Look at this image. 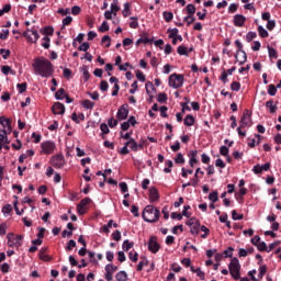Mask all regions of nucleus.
I'll return each instance as SVG.
<instances>
[{
	"label": "nucleus",
	"mask_w": 281,
	"mask_h": 281,
	"mask_svg": "<svg viewBox=\"0 0 281 281\" xmlns=\"http://www.w3.org/2000/svg\"><path fill=\"white\" fill-rule=\"evenodd\" d=\"M162 16L167 23H170V21H172V19H175V14H172V12H168V11H165L162 13Z\"/></svg>",
	"instance_id": "e433bc0d"
},
{
	"label": "nucleus",
	"mask_w": 281,
	"mask_h": 281,
	"mask_svg": "<svg viewBox=\"0 0 281 281\" xmlns=\"http://www.w3.org/2000/svg\"><path fill=\"white\" fill-rule=\"evenodd\" d=\"M100 90L103 91V92L109 91V82L106 80H102L100 82Z\"/></svg>",
	"instance_id": "e2e57ef3"
},
{
	"label": "nucleus",
	"mask_w": 281,
	"mask_h": 281,
	"mask_svg": "<svg viewBox=\"0 0 281 281\" xmlns=\"http://www.w3.org/2000/svg\"><path fill=\"white\" fill-rule=\"evenodd\" d=\"M231 89H232V91H240V82H238V81H233V82L231 83Z\"/></svg>",
	"instance_id": "680f3d73"
},
{
	"label": "nucleus",
	"mask_w": 281,
	"mask_h": 281,
	"mask_svg": "<svg viewBox=\"0 0 281 281\" xmlns=\"http://www.w3.org/2000/svg\"><path fill=\"white\" fill-rule=\"evenodd\" d=\"M268 54L270 58H278V50L271 46H268Z\"/></svg>",
	"instance_id": "37998d69"
},
{
	"label": "nucleus",
	"mask_w": 281,
	"mask_h": 281,
	"mask_svg": "<svg viewBox=\"0 0 281 281\" xmlns=\"http://www.w3.org/2000/svg\"><path fill=\"white\" fill-rule=\"evenodd\" d=\"M87 205H91V199L90 198H85L79 203V207H87Z\"/></svg>",
	"instance_id": "3c124183"
},
{
	"label": "nucleus",
	"mask_w": 281,
	"mask_h": 281,
	"mask_svg": "<svg viewBox=\"0 0 281 281\" xmlns=\"http://www.w3.org/2000/svg\"><path fill=\"white\" fill-rule=\"evenodd\" d=\"M161 215V212L159 209H155L153 205H147L143 211V220L146 223H157L159 221V216Z\"/></svg>",
	"instance_id": "f03ea898"
},
{
	"label": "nucleus",
	"mask_w": 281,
	"mask_h": 281,
	"mask_svg": "<svg viewBox=\"0 0 281 281\" xmlns=\"http://www.w3.org/2000/svg\"><path fill=\"white\" fill-rule=\"evenodd\" d=\"M81 104H82L83 109H89V110H91V109H93V106H95V103L89 99L83 100Z\"/></svg>",
	"instance_id": "bb28decb"
},
{
	"label": "nucleus",
	"mask_w": 281,
	"mask_h": 281,
	"mask_svg": "<svg viewBox=\"0 0 281 281\" xmlns=\"http://www.w3.org/2000/svg\"><path fill=\"white\" fill-rule=\"evenodd\" d=\"M124 9L122 11V14L124 16V19L131 16V2H125L124 4Z\"/></svg>",
	"instance_id": "a211bd4d"
},
{
	"label": "nucleus",
	"mask_w": 281,
	"mask_h": 281,
	"mask_svg": "<svg viewBox=\"0 0 281 281\" xmlns=\"http://www.w3.org/2000/svg\"><path fill=\"white\" fill-rule=\"evenodd\" d=\"M11 147L14 150H21V148H23V143H21V139H16V143H12Z\"/></svg>",
	"instance_id": "864d4df0"
},
{
	"label": "nucleus",
	"mask_w": 281,
	"mask_h": 281,
	"mask_svg": "<svg viewBox=\"0 0 281 281\" xmlns=\"http://www.w3.org/2000/svg\"><path fill=\"white\" fill-rule=\"evenodd\" d=\"M104 43H106V44H105V47H106V48L111 47V36L104 35V36L102 37V40H101V45H104Z\"/></svg>",
	"instance_id": "79ce46f5"
},
{
	"label": "nucleus",
	"mask_w": 281,
	"mask_h": 281,
	"mask_svg": "<svg viewBox=\"0 0 281 281\" xmlns=\"http://www.w3.org/2000/svg\"><path fill=\"white\" fill-rule=\"evenodd\" d=\"M228 270L235 280H240V261H238V258H233L231 260V263L228 265Z\"/></svg>",
	"instance_id": "20e7f679"
},
{
	"label": "nucleus",
	"mask_w": 281,
	"mask_h": 281,
	"mask_svg": "<svg viewBox=\"0 0 281 281\" xmlns=\"http://www.w3.org/2000/svg\"><path fill=\"white\" fill-rule=\"evenodd\" d=\"M89 47H91L89 45V42H83L79 47H78V50L79 52H89Z\"/></svg>",
	"instance_id": "6e6d98bb"
},
{
	"label": "nucleus",
	"mask_w": 281,
	"mask_h": 281,
	"mask_svg": "<svg viewBox=\"0 0 281 281\" xmlns=\"http://www.w3.org/2000/svg\"><path fill=\"white\" fill-rule=\"evenodd\" d=\"M235 45L237 47V54H243V59L239 60V65H245L247 63V53L243 49V43H240V40H236Z\"/></svg>",
	"instance_id": "9d476101"
},
{
	"label": "nucleus",
	"mask_w": 281,
	"mask_h": 281,
	"mask_svg": "<svg viewBox=\"0 0 281 281\" xmlns=\"http://www.w3.org/2000/svg\"><path fill=\"white\" fill-rule=\"evenodd\" d=\"M267 109H270V113H276L278 111V105L273 104V100H269L266 102Z\"/></svg>",
	"instance_id": "a878e982"
},
{
	"label": "nucleus",
	"mask_w": 281,
	"mask_h": 281,
	"mask_svg": "<svg viewBox=\"0 0 281 281\" xmlns=\"http://www.w3.org/2000/svg\"><path fill=\"white\" fill-rule=\"evenodd\" d=\"M130 20L132 21V23H130V27L132 30H137V27H139V22H137V21H139V18L131 16Z\"/></svg>",
	"instance_id": "412c9836"
},
{
	"label": "nucleus",
	"mask_w": 281,
	"mask_h": 281,
	"mask_svg": "<svg viewBox=\"0 0 281 281\" xmlns=\"http://www.w3.org/2000/svg\"><path fill=\"white\" fill-rule=\"evenodd\" d=\"M0 124L3 127V130L0 131L1 133H5L7 135L12 133V120L0 116Z\"/></svg>",
	"instance_id": "0eeeda50"
},
{
	"label": "nucleus",
	"mask_w": 281,
	"mask_h": 281,
	"mask_svg": "<svg viewBox=\"0 0 281 281\" xmlns=\"http://www.w3.org/2000/svg\"><path fill=\"white\" fill-rule=\"evenodd\" d=\"M209 199L210 201H212V203H216V201H218V192L213 191L212 193L209 194Z\"/></svg>",
	"instance_id": "09e8293b"
},
{
	"label": "nucleus",
	"mask_w": 281,
	"mask_h": 281,
	"mask_svg": "<svg viewBox=\"0 0 281 281\" xmlns=\"http://www.w3.org/2000/svg\"><path fill=\"white\" fill-rule=\"evenodd\" d=\"M278 93V88L273 86V83L268 86V94L269 95H276Z\"/></svg>",
	"instance_id": "8fccbe9b"
},
{
	"label": "nucleus",
	"mask_w": 281,
	"mask_h": 281,
	"mask_svg": "<svg viewBox=\"0 0 281 281\" xmlns=\"http://www.w3.org/2000/svg\"><path fill=\"white\" fill-rule=\"evenodd\" d=\"M52 111H53L54 115H65V104H63L60 102H56L52 106Z\"/></svg>",
	"instance_id": "f8f14e48"
},
{
	"label": "nucleus",
	"mask_w": 281,
	"mask_h": 281,
	"mask_svg": "<svg viewBox=\"0 0 281 281\" xmlns=\"http://www.w3.org/2000/svg\"><path fill=\"white\" fill-rule=\"evenodd\" d=\"M130 148H131V150H133L134 153H137V150H139V144H137V142L135 140V138L130 139Z\"/></svg>",
	"instance_id": "7c9ffc66"
},
{
	"label": "nucleus",
	"mask_w": 281,
	"mask_h": 281,
	"mask_svg": "<svg viewBox=\"0 0 281 281\" xmlns=\"http://www.w3.org/2000/svg\"><path fill=\"white\" fill-rule=\"evenodd\" d=\"M13 243L15 247L19 249V247L23 245V235H16L15 237L13 235Z\"/></svg>",
	"instance_id": "b1692460"
},
{
	"label": "nucleus",
	"mask_w": 281,
	"mask_h": 281,
	"mask_svg": "<svg viewBox=\"0 0 281 281\" xmlns=\"http://www.w3.org/2000/svg\"><path fill=\"white\" fill-rule=\"evenodd\" d=\"M149 201L150 203H155V201H159V191L155 187H151L149 189Z\"/></svg>",
	"instance_id": "2eb2a0df"
},
{
	"label": "nucleus",
	"mask_w": 281,
	"mask_h": 281,
	"mask_svg": "<svg viewBox=\"0 0 281 281\" xmlns=\"http://www.w3.org/2000/svg\"><path fill=\"white\" fill-rule=\"evenodd\" d=\"M33 68L35 74L42 78H52L54 76V64L45 57L35 58Z\"/></svg>",
	"instance_id": "f257e3e1"
},
{
	"label": "nucleus",
	"mask_w": 281,
	"mask_h": 281,
	"mask_svg": "<svg viewBox=\"0 0 281 281\" xmlns=\"http://www.w3.org/2000/svg\"><path fill=\"white\" fill-rule=\"evenodd\" d=\"M184 23H187L188 27H190V25H192V23H194V21H196V19L194 18V15H187L183 18Z\"/></svg>",
	"instance_id": "c9c22d12"
},
{
	"label": "nucleus",
	"mask_w": 281,
	"mask_h": 281,
	"mask_svg": "<svg viewBox=\"0 0 281 281\" xmlns=\"http://www.w3.org/2000/svg\"><path fill=\"white\" fill-rule=\"evenodd\" d=\"M72 21H74V18H71L70 15L66 16L63 20V27H61V30H65V26H67V25H71Z\"/></svg>",
	"instance_id": "de8ad7c7"
},
{
	"label": "nucleus",
	"mask_w": 281,
	"mask_h": 281,
	"mask_svg": "<svg viewBox=\"0 0 281 281\" xmlns=\"http://www.w3.org/2000/svg\"><path fill=\"white\" fill-rule=\"evenodd\" d=\"M42 34L44 36H54V27H52V26L44 27L42 31Z\"/></svg>",
	"instance_id": "473e14b6"
},
{
	"label": "nucleus",
	"mask_w": 281,
	"mask_h": 281,
	"mask_svg": "<svg viewBox=\"0 0 281 281\" xmlns=\"http://www.w3.org/2000/svg\"><path fill=\"white\" fill-rule=\"evenodd\" d=\"M16 89L19 93H25V91H27V82L18 83Z\"/></svg>",
	"instance_id": "f704fd0d"
},
{
	"label": "nucleus",
	"mask_w": 281,
	"mask_h": 281,
	"mask_svg": "<svg viewBox=\"0 0 281 281\" xmlns=\"http://www.w3.org/2000/svg\"><path fill=\"white\" fill-rule=\"evenodd\" d=\"M138 257L139 255L135 250L128 252V258L132 262H137Z\"/></svg>",
	"instance_id": "c03bdc74"
},
{
	"label": "nucleus",
	"mask_w": 281,
	"mask_h": 281,
	"mask_svg": "<svg viewBox=\"0 0 281 281\" xmlns=\"http://www.w3.org/2000/svg\"><path fill=\"white\" fill-rule=\"evenodd\" d=\"M134 246H135L134 243H131L128 239H125L123 241L122 249L123 251H128L130 249H133Z\"/></svg>",
	"instance_id": "393cba45"
},
{
	"label": "nucleus",
	"mask_w": 281,
	"mask_h": 281,
	"mask_svg": "<svg viewBox=\"0 0 281 281\" xmlns=\"http://www.w3.org/2000/svg\"><path fill=\"white\" fill-rule=\"evenodd\" d=\"M257 32H258V34H259V36L261 37V38H267V37H269V32L265 29V26H262V25H259L258 27H257Z\"/></svg>",
	"instance_id": "6ab92c4d"
},
{
	"label": "nucleus",
	"mask_w": 281,
	"mask_h": 281,
	"mask_svg": "<svg viewBox=\"0 0 281 281\" xmlns=\"http://www.w3.org/2000/svg\"><path fill=\"white\" fill-rule=\"evenodd\" d=\"M177 52L180 56H188V47L183 45L179 46Z\"/></svg>",
	"instance_id": "a18cd8bd"
},
{
	"label": "nucleus",
	"mask_w": 281,
	"mask_h": 281,
	"mask_svg": "<svg viewBox=\"0 0 281 281\" xmlns=\"http://www.w3.org/2000/svg\"><path fill=\"white\" fill-rule=\"evenodd\" d=\"M7 238H8V246L9 247H16V244H14L15 241L13 239L14 238V234L13 233H9Z\"/></svg>",
	"instance_id": "4c0bfd02"
},
{
	"label": "nucleus",
	"mask_w": 281,
	"mask_h": 281,
	"mask_svg": "<svg viewBox=\"0 0 281 281\" xmlns=\"http://www.w3.org/2000/svg\"><path fill=\"white\" fill-rule=\"evenodd\" d=\"M115 278L117 281H126L128 280V274L126 273V271H120L115 274Z\"/></svg>",
	"instance_id": "4be33fe9"
},
{
	"label": "nucleus",
	"mask_w": 281,
	"mask_h": 281,
	"mask_svg": "<svg viewBox=\"0 0 281 281\" xmlns=\"http://www.w3.org/2000/svg\"><path fill=\"white\" fill-rule=\"evenodd\" d=\"M257 36L258 34L256 32H248L246 35L247 43H251Z\"/></svg>",
	"instance_id": "49530a36"
},
{
	"label": "nucleus",
	"mask_w": 281,
	"mask_h": 281,
	"mask_svg": "<svg viewBox=\"0 0 281 281\" xmlns=\"http://www.w3.org/2000/svg\"><path fill=\"white\" fill-rule=\"evenodd\" d=\"M65 164H66L65 156H63V154L54 155L50 158V165L53 166V168H57V169L64 168Z\"/></svg>",
	"instance_id": "423d86ee"
},
{
	"label": "nucleus",
	"mask_w": 281,
	"mask_h": 281,
	"mask_svg": "<svg viewBox=\"0 0 281 281\" xmlns=\"http://www.w3.org/2000/svg\"><path fill=\"white\" fill-rule=\"evenodd\" d=\"M186 10L189 16H194V14L196 13V7H194V4H188L186 7Z\"/></svg>",
	"instance_id": "c756f323"
},
{
	"label": "nucleus",
	"mask_w": 281,
	"mask_h": 281,
	"mask_svg": "<svg viewBox=\"0 0 281 281\" xmlns=\"http://www.w3.org/2000/svg\"><path fill=\"white\" fill-rule=\"evenodd\" d=\"M1 71L4 76H8V74H11L12 76H14V70H12L10 66H2Z\"/></svg>",
	"instance_id": "58836bf2"
},
{
	"label": "nucleus",
	"mask_w": 281,
	"mask_h": 281,
	"mask_svg": "<svg viewBox=\"0 0 281 281\" xmlns=\"http://www.w3.org/2000/svg\"><path fill=\"white\" fill-rule=\"evenodd\" d=\"M65 95H67L65 88H60L58 92L55 93L56 100H65Z\"/></svg>",
	"instance_id": "2f4dec72"
},
{
	"label": "nucleus",
	"mask_w": 281,
	"mask_h": 281,
	"mask_svg": "<svg viewBox=\"0 0 281 281\" xmlns=\"http://www.w3.org/2000/svg\"><path fill=\"white\" fill-rule=\"evenodd\" d=\"M38 257L41 260H43L44 262H49L52 260V257H49L47 255V248H42L40 250Z\"/></svg>",
	"instance_id": "dca6fc26"
},
{
	"label": "nucleus",
	"mask_w": 281,
	"mask_h": 281,
	"mask_svg": "<svg viewBox=\"0 0 281 281\" xmlns=\"http://www.w3.org/2000/svg\"><path fill=\"white\" fill-rule=\"evenodd\" d=\"M165 166H167V168H165L164 169V172L166 173V175H170V172H172V167L175 166V162H172V160H167L166 162H165Z\"/></svg>",
	"instance_id": "c85d7f7f"
},
{
	"label": "nucleus",
	"mask_w": 281,
	"mask_h": 281,
	"mask_svg": "<svg viewBox=\"0 0 281 281\" xmlns=\"http://www.w3.org/2000/svg\"><path fill=\"white\" fill-rule=\"evenodd\" d=\"M176 164H186V158H183V154L178 153L177 157L175 158Z\"/></svg>",
	"instance_id": "5fc2aeb1"
},
{
	"label": "nucleus",
	"mask_w": 281,
	"mask_h": 281,
	"mask_svg": "<svg viewBox=\"0 0 281 281\" xmlns=\"http://www.w3.org/2000/svg\"><path fill=\"white\" fill-rule=\"evenodd\" d=\"M232 218H233V221H243V218H245V215L238 214V212H236V210H234V211H232Z\"/></svg>",
	"instance_id": "a19ab883"
},
{
	"label": "nucleus",
	"mask_w": 281,
	"mask_h": 281,
	"mask_svg": "<svg viewBox=\"0 0 281 281\" xmlns=\"http://www.w3.org/2000/svg\"><path fill=\"white\" fill-rule=\"evenodd\" d=\"M237 10H238V4H236V3L229 4V7H228L229 14H234L235 12H237Z\"/></svg>",
	"instance_id": "338daca9"
},
{
	"label": "nucleus",
	"mask_w": 281,
	"mask_h": 281,
	"mask_svg": "<svg viewBox=\"0 0 281 281\" xmlns=\"http://www.w3.org/2000/svg\"><path fill=\"white\" fill-rule=\"evenodd\" d=\"M4 144H10V142H8V134L0 132V150L3 148Z\"/></svg>",
	"instance_id": "5701e85b"
},
{
	"label": "nucleus",
	"mask_w": 281,
	"mask_h": 281,
	"mask_svg": "<svg viewBox=\"0 0 281 281\" xmlns=\"http://www.w3.org/2000/svg\"><path fill=\"white\" fill-rule=\"evenodd\" d=\"M195 119L192 116V114H188L184 117V126H194Z\"/></svg>",
	"instance_id": "aec40b11"
},
{
	"label": "nucleus",
	"mask_w": 281,
	"mask_h": 281,
	"mask_svg": "<svg viewBox=\"0 0 281 281\" xmlns=\"http://www.w3.org/2000/svg\"><path fill=\"white\" fill-rule=\"evenodd\" d=\"M105 271H109L110 273H115V271H117V267L113 266V263H108L105 266Z\"/></svg>",
	"instance_id": "13d9d810"
},
{
	"label": "nucleus",
	"mask_w": 281,
	"mask_h": 281,
	"mask_svg": "<svg viewBox=\"0 0 281 281\" xmlns=\"http://www.w3.org/2000/svg\"><path fill=\"white\" fill-rule=\"evenodd\" d=\"M0 54L4 60H8V58H10V49L1 48Z\"/></svg>",
	"instance_id": "bf43d9fd"
},
{
	"label": "nucleus",
	"mask_w": 281,
	"mask_h": 281,
	"mask_svg": "<svg viewBox=\"0 0 281 281\" xmlns=\"http://www.w3.org/2000/svg\"><path fill=\"white\" fill-rule=\"evenodd\" d=\"M239 125L240 128H247V126H251V112H249V110L244 111Z\"/></svg>",
	"instance_id": "1a4fd4ad"
},
{
	"label": "nucleus",
	"mask_w": 281,
	"mask_h": 281,
	"mask_svg": "<svg viewBox=\"0 0 281 281\" xmlns=\"http://www.w3.org/2000/svg\"><path fill=\"white\" fill-rule=\"evenodd\" d=\"M99 32L101 33L109 32V22L103 21L101 26L99 27Z\"/></svg>",
	"instance_id": "4d7b16f0"
},
{
	"label": "nucleus",
	"mask_w": 281,
	"mask_h": 281,
	"mask_svg": "<svg viewBox=\"0 0 281 281\" xmlns=\"http://www.w3.org/2000/svg\"><path fill=\"white\" fill-rule=\"evenodd\" d=\"M102 135H109V133H111V130H109V125H106V123H102L100 125Z\"/></svg>",
	"instance_id": "603ef678"
},
{
	"label": "nucleus",
	"mask_w": 281,
	"mask_h": 281,
	"mask_svg": "<svg viewBox=\"0 0 281 281\" xmlns=\"http://www.w3.org/2000/svg\"><path fill=\"white\" fill-rule=\"evenodd\" d=\"M142 43L144 45H148V43H153V40L148 38V34L145 33L140 38L136 41V46L138 47V45H142Z\"/></svg>",
	"instance_id": "f3484780"
},
{
	"label": "nucleus",
	"mask_w": 281,
	"mask_h": 281,
	"mask_svg": "<svg viewBox=\"0 0 281 281\" xmlns=\"http://www.w3.org/2000/svg\"><path fill=\"white\" fill-rule=\"evenodd\" d=\"M117 120H126L128 117V109L125 105H121L116 113Z\"/></svg>",
	"instance_id": "4468645a"
},
{
	"label": "nucleus",
	"mask_w": 281,
	"mask_h": 281,
	"mask_svg": "<svg viewBox=\"0 0 281 281\" xmlns=\"http://www.w3.org/2000/svg\"><path fill=\"white\" fill-rule=\"evenodd\" d=\"M184 76L173 72L169 76L168 85L172 89H181L183 87Z\"/></svg>",
	"instance_id": "7ed1b4c3"
},
{
	"label": "nucleus",
	"mask_w": 281,
	"mask_h": 281,
	"mask_svg": "<svg viewBox=\"0 0 281 281\" xmlns=\"http://www.w3.org/2000/svg\"><path fill=\"white\" fill-rule=\"evenodd\" d=\"M145 89H146L147 95H150V90L151 91H157V89L155 88V85H153V82H150V81H148L145 85Z\"/></svg>",
	"instance_id": "ea45409f"
},
{
	"label": "nucleus",
	"mask_w": 281,
	"mask_h": 281,
	"mask_svg": "<svg viewBox=\"0 0 281 281\" xmlns=\"http://www.w3.org/2000/svg\"><path fill=\"white\" fill-rule=\"evenodd\" d=\"M247 21V18L243 14H236L234 15L233 23L235 27H243L245 25V22Z\"/></svg>",
	"instance_id": "ddd939ff"
},
{
	"label": "nucleus",
	"mask_w": 281,
	"mask_h": 281,
	"mask_svg": "<svg viewBox=\"0 0 281 281\" xmlns=\"http://www.w3.org/2000/svg\"><path fill=\"white\" fill-rule=\"evenodd\" d=\"M201 232H204L203 235H201V238H207L210 235V228H207L205 225L200 226Z\"/></svg>",
	"instance_id": "052dcab7"
},
{
	"label": "nucleus",
	"mask_w": 281,
	"mask_h": 281,
	"mask_svg": "<svg viewBox=\"0 0 281 281\" xmlns=\"http://www.w3.org/2000/svg\"><path fill=\"white\" fill-rule=\"evenodd\" d=\"M42 41H44V43H42V47H44V49H49V43H50L49 37L44 36Z\"/></svg>",
	"instance_id": "0e129e2a"
},
{
	"label": "nucleus",
	"mask_w": 281,
	"mask_h": 281,
	"mask_svg": "<svg viewBox=\"0 0 281 281\" xmlns=\"http://www.w3.org/2000/svg\"><path fill=\"white\" fill-rule=\"evenodd\" d=\"M157 101H158L160 104H166V102H168V94H166V92H160V93L158 94Z\"/></svg>",
	"instance_id": "cd10ccee"
},
{
	"label": "nucleus",
	"mask_w": 281,
	"mask_h": 281,
	"mask_svg": "<svg viewBox=\"0 0 281 281\" xmlns=\"http://www.w3.org/2000/svg\"><path fill=\"white\" fill-rule=\"evenodd\" d=\"M167 34H169V38H176V36L179 34V29H168Z\"/></svg>",
	"instance_id": "72a5a7b5"
},
{
	"label": "nucleus",
	"mask_w": 281,
	"mask_h": 281,
	"mask_svg": "<svg viewBox=\"0 0 281 281\" xmlns=\"http://www.w3.org/2000/svg\"><path fill=\"white\" fill-rule=\"evenodd\" d=\"M187 225L190 227L192 236H199V232H201V222L196 220V217H191L187 221Z\"/></svg>",
	"instance_id": "39448f33"
},
{
	"label": "nucleus",
	"mask_w": 281,
	"mask_h": 281,
	"mask_svg": "<svg viewBox=\"0 0 281 281\" xmlns=\"http://www.w3.org/2000/svg\"><path fill=\"white\" fill-rule=\"evenodd\" d=\"M148 249L149 251H151V254H157V251H159L160 246H159V243H157V237L149 238Z\"/></svg>",
	"instance_id": "9b49d317"
},
{
	"label": "nucleus",
	"mask_w": 281,
	"mask_h": 281,
	"mask_svg": "<svg viewBox=\"0 0 281 281\" xmlns=\"http://www.w3.org/2000/svg\"><path fill=\"white\" fill-rule=\"evenodd\" d=\"M257 249H258V251H267V243L260 241V243L257 245Z\"/></svg>",
	"instance_id": "774afa93"
},
{
	"label": "nucleus",
	"mask_w": 281,
	"mask_h": 281,
	"mask_svg": "<svg viewBox=\"0 0 281 281\" xmlns=\"http://www.w3.org/2000/svg\"><path fill=\"white\" fill-rule=\"evenodd\" d=\"M41 148L44 155H53L54 150H56V144L52 140H46L41 144Z\"/></svg>",
	"instance_id": "6e6552de"
},
{
	"label": "nucleus",
	"mask_w": 281,
	"mask_h": 281,
	"mask_svg": "<svg viewBox=\"0 0 281 281\" xmlns=\"http://www.w3.org/2000/svg\"><path fill=\"white\" fill-rule=\"evenodd\" d=\"M265 273H267V266H261V267L259 268L258 278H260V280H262V278H265Z\"/></svg>",
	"instance_id": "69168bd1"
}]
</instances>
